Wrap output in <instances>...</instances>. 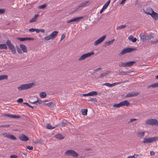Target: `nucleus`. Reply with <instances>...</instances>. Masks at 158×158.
Returning <instances> with one entry per match:
<instances>
[{
  "instance_id": "50",
  "label": "nucleus",
  "mask_w": 158,
  "mask_h": 158,
  "mask_svg": "<svg viewBox=\"0 0 158 158\" xmlns=\"http://www.w3.org/2000/svg\"><path fill=\"white\" fill-rule=\"evenodd\" d=\"M65 33H64L61 36V38L60 40H63V39H64L65 38Z\"/></svg>"
},
{
  "instance_id": "9",
  "label": "nucleus",
  "mask_w": 158,
  "mask_h": 158,
  "mask_svg": "<svg viewBox=\"0 0 158 158\" xmlns=\"http://www.w3.org/2000/svg\"><path fill=\"white\" fill-rule=\"evenodd\" d=\"M106 37V35H104L101 37L99 38L95 41L94 44V45L96 46L102 42L105 39Z\"/></svg>"
},
{
  "instance_id": "21",
  "label": "nucleus",
  "mask_w": 158,
  "mask_h": 158,
  "mask_svg": "<svg viewBox=\"0 0 158 158\" xmlns=\"http://www.w3.org/2000/svg\"><path fill=\"white\" fill-rule=\"evenodd\" d=\"M55 137L57 139H64V137L63 135L60 133H59L55 135Z\"/></svg>"
},
{
  "instance_id": "43",
  "label": "nucleus",
  "mask_w": 158,
  "mask_h": 158,
  "mask_svg": "<svg viewBox=\"0 0 158 158\" xmlns=\"http://www.w3.org/2000/svg\"><path fill=\"white\" fill-rule=\"evenodd\" d=\"M2 134L4 137H7L8 138H9V134H7L6 132L3 133Z\"/></svg>"
},
{
  "instance_id": "6",
  "label": "nucleus",
  "mask_w": 158,
  "mask_h": 158,
  "mask_svg": "<svg viewBox=\"0 0 158 158\" xmlns=\"http://www.w3.org/2000/svg\"><path fill=\"white\" fill-rule=\"evenodd\" d=\"M146 123L150 125L158 126V121L155 119H148L146 121Z\"/></svg>"
},
{
  "instance_id": "14",
  "label": "nucleus",
  "mask_w": 158,
  "mask_h": 158,
  "mask_svg": "<svg viewBox=\"0 0 158 158\" xmlns=\"http://www.w3.org/2000/svg\"><path fill=\"white\" fill-rule=\"evenodd\" d=\"M17 39L21 41H25L27 40H34V38H29V37H26V38H20V37H18L17 38Z\"/></svg>"
},
{
  "instance_id": "54",
  "label": "nucleus",
  "mask_w": 158,
  "mask_h": 158,
  "mask_svg": "<svg viewBox=\"0 0 158 158\" xmlns=\"http://www.w3.org/2000/svg\"><path fill=\"white\" fill-rule=\"evenodd\" d=\"M17 51H18V52L19 53H22V52L21 50L19 48V47H18V48H17Z\"/></svg>"
},
{
  "instance_id": "58",
  "label": "nucleus",
  "mask_w": 158,
  "mask_h": 158,
  "mask_svg": "<svg viewBox=\"0 0 158 158\" xmlns=\"http://www.w3.org/2000/svg\"><path fill=\"white\" fill-rule=\"evenodd\" d=\"M126 0H122V1L120 2V4L121 5L124 4L126 2Z\"/></svg>"
},
{
  "instance_id": "64",
  "label": "nucleus",
  "mask_w": 158,
  "mask_h": 158,
  "mask_svg": "<svg viewBox=\"0 0 158 158\" xmlns=\"http://www.w3.org/2000/svg\"><path fill=\"white\" fill-rule=\"evenodd\" d=\"M127 158H135L134 155L133 156H130L128 157Z\"/></svg>"
},
{
  "instance_id": "19",
  "label": "nucleus",
  "mask_w": 158,
  "mask_h": 158,
  "mask_svg": "<svg viewBox=\"0 0 158 158\" xmlns=\"http://www.w3.org/2000/svg\"><path fill=\"white\" fill-rule=\"evenodd\" d=\"M58 32L57 31H53L50 35L52 39H54L55 38L58 34Z\"/></svg>"
},
{
  "instance_id": "12",
  "label": "nucleus",
  "mask_w": 158,
  "mask_h": 158,
  "mask_svg": "<svg viewBox=\"0 0 158 158\" xmlns=\"http://www.w3.org/2000/svg\"><path fill=\"white\" fill-rule=\"evenodd\" d=\"M110 2V0H108L103 6L102 8L100 11V13L101 14L103 11V10L107 8L109 5Z\"/></svg>"
},
{
  "instance_id": "5",
  "label": "nucleus",
  "mask_w": 158,
  "mask_h": 158,
  "mask_svg": "<svg viewBox=\"0 0 158 158\" xmlns=\"http://www.w3.org/2000/svg\"><path fill=\"white\" fill-rule=\"evenodd\" d=\"M64 154L68 156H71L74 157H77L78 154L74 150H67L65 152Z\"/></svg>"
},
{
  "instance_id": "41",
  "label": "nucleus",
  "mask_w": 158,
  "mask_h": 158,
  "mask_svg": "<svg viewBox=\"0 0 158 158\" xmlns=\"http://www.w3.org/2000/svg\"><path fill=\"white\" fill-rule=\"evenodd\" d=\"M10 117L12 118H20V116H17L16 115L10 114Z\"/></svg>"
},
{
  "instance_id": "15",
  "label": "nucleus",
  "mask_w": 158,
  "mask_h": 158,
  "mask_svg": "<svg viewBox=\"0 0 158 158\" xmlns=\"http://www.w3.org/2000/svg\"><path fill=\"white\" fill-rule=\"evenodd\" d=\"M138 94V92L129 93L126 96V97H130L137 96Z\"/></svg>"
},
{
  "instance_id": "27",
  "label": "nucleus",
  "mask_w": 158,
  "mask_h": 158,
  "mask_svg": "<svg viewBox=\"0 0 158 158\" xmlns=\"http://www.w3.org/2000/svg\"><path fill=\"white\" fill-rule=\"evenodd\" d=\"M44 106H47L50 108H51L53 106V103L52 102H50L47 103H43Z\"/></svg>"
},
{
  "instance_id": "55",
  "label": "nucleus",
  "mask_w": 158,
  "mask_h": 158,
  "mask_svg": "<svg viewBox=\"0 0 158 158\" xmlns=\"http://www.w3.org/2000/svg\"><path fill=\"white\" fill-rule=\"evenodd\" d=\"M136 120V119L133 118V119H130V121L128 122V123H131L133 121H135Z\"/></svg>"
},
{
  "instance_id": "26",
  "label": "nucleus",
  "mask_w": 158,
  "mask_h": 158,
  "mask_svg": "<svg viewBox=\"0 0 158 158\" xmlns=\"http://www.w3.org/2000/svg\"><path fill=\"white\" fill-rule=\"evenodd\" d=\"M129 39L132 41L133 43L135 42L136 40L137 39L135 38H133L132 36L130 35L128 37Z\"/></svg>"
},
{
  "instance_id": "31",
  "label": "nucleus",
  "mask_w": 158,
  "mask_h": 158,
  "mask_svg": "<svg viewBox=\"0 0 158 158\" xmlns=\"http://www.w3.org/2000/svg\"><path fill=\"white\" fill-rule=\"evenodd\" d=\"M40 96L41 98H44L46 97V94L45 92H42L40 94Z\"/></svg>"
},
{
  "instance_id": "10",
  "label": "nucleus",
  "mask_w": 158,
  "mask_h": 158,
  "mask_svg": "<svg viewBox=\"0 0 158 158\" xmlns=\"http://www.w3.org/2000/svg\"><path fill=\"white\" fill-rule=\"evenodd\" d=\"M153 10L150 7H147L146 10L143 9V11L144 13L146 14L149 15H150L151 13H152Z\"/></svg>"
},
{
  "instance_id": "38",
  "label": "nucleus",
  "mask_w": 158,
  "mask_h": 158,
  "mask_svg": "<svg viewBox=\"0 0 158 158\" xmlns=\"http://www.w3.org/2000/svg\"><path fill=\"white\" fill-rule=\"evenodd\" d=\"M8 138L13 140H15L17 139L13 135H9Z\"/></svg>"
},
{
  "instance_id": "1",
  "label": "nucleus",
  "mask_w": 158,
  "mask_h": 158,
  "mask_svg": "<svg viewBox=\"0 0 158 158\" xmlns=\"http://www.w3.org/2000/svg\"><path fill=\"white\" fill-rule=\"evenodd\" d=\"M140 38V40L142 42L148 41L149 40L152 38H153L154 37V34L153 33L149 34L148 35L144 34L142 33L139 35Z\"/></svg>"
},
{
  "instance_id": "16",
  "label": "nucleus",
  "mask_w": 158,
  "mask_h": 158,
  "mask_svg": "<svg viewBox=\"0 0 158 158\" xmlns=\"http://www.w3.org/2000/svg\"><path fill=\"white\" fill-rule=\"evenodd\" d=\"M150 15L154 18L155 20H156L158 19V14L154 11H153Z\"/></svg>"
},
{
  "instance_id": "36",
  "label": "nucleus",
  "mask_w": 158,
  "mask_h": 158,
  "mask_svg": "<svg viewBox=\"0 0 158 158\" xmlns=\"http://www.w3.org/2000/svg\"><path fill=\"white\" fill-rule=\"evenodd\" d=\"M57 126H55L54 127H52L51 125L50 124H48L47 126V129H52L55 128L56 127H57Z\"/></svg>"
},
{
  "instance_id": "25",
  "label": "nucleus",
  "mask_w": 158,
  "mask_h": 158,
  "mask_svg": "<svg viewBox=\"0 0 158 158\" xmlns=\"http://www.w3.org/2000/svg\"><path fill=\"white\" fill-rule=\"evenodd\" d=\"M158 87V83H154L152 84L148 87V88L149 89L151 87L155 88Z\"/></svg>"
},
{
  "instance_id": "60",
  "label": "nucleus",
  "mask_w": 158,
  "mask_h": 158,
  "mask_svg": "<svg viewBox=\"0 0 158 158\" xmlns=\"http://www.w3.org/2000/svg\"><path fill=\"white\" fill-rule=\"evenodd\" d=\"M10 158H17V156L15 155H12L10 156Z\"/></svg>"
},
{
  "instance_id": "28",
  "label": "nucleus",
  "mask_w": 158,
  "mask_h": 158,
  "mask_svg": "<svg viewBox=\"0 0 158 158\" xmlns=\"http://www.w3.org/2000/svg\"><path fill=\"white\" fill-rule=\"evenodd\" d=\"M6 44H0V49H7Z\"/></svg>"
},
{
  "instance_id": "48",
  "label": "nucleus",
  "mask_w": 158,
  "mask_h": 158,
  "mask_svg": "<svg viewBox=\"0 0 158 158\" xmlns=\"http://www.w3.org/2000/svg\"><path fill=\"white\" fill-rule=\"evenodd\" d=\"M89 101H94L95 102H97V100L96 98H91L89 100Z\"/></svg>"
},
{
  "instance_id": "4",
  "label": "nucleus",
  "mask_w": 158,
  "mask_h": 158,
  "mask_svg": "<svg viewBox=\"0 0 158 158\" xmlns=\"http://www.w3.org/2000/svg\"><path fill=\"white\" fill-rule=\"evenodd\" d=\"M158 139V137L157 136L153 137L148 138H144L142 142L144 143H151L153 142H155Z\"/></svg>"
},
{
  "instance_id": "7",
  "label": "nucleus",
  "mask_w": 158,
  "mask_h": 158,
  "mask_svg": "<svg viewBox=\"0 0 158 158\" xmlns=\"http://www.w3.org/2000/svg\"><path fill=\"white\" fill-rule=\"evenodd\" d=\"M94 52H89L85 54L82 55L78 59L79 61H81L84 60L86 58L90 56L91 55H93Z\"/></svg>"
},
{
  "instance_id": "49",
  "label": "nucleus",
  "mask_w": 158,
  "mask_h": 158,
  "mask_svg": "<svg viewBox=\"0 0 158 158\" xmlns=\"http://www.w3.org/2000/svg\"><path fill=\"white\" fill-rule=\"evenodd\" d=\"M29 31L31 32H33L35 31V28H31L29 29Z\"/></svg>"
},
{
  "instance_id": "61",
  "label": "nucleus",
  "mask_w": 158,
  "mask_h": 158,
  "mask_svg": "<svg viewBox=\"0 0 158 158\" xmlns=\"http://www.w3.org/2000/svg\"><path fill=\"white\" fill-rule=\"evenodd\" d=\"M101 68H98L97 69H95V72L101 70Z\"/></svg>"
},
{
  "instance_id": "34",
  "label": "nucleus",
  "mask_w": 158,
  "mask_h": 158,
  "mask_svg": "<svg viewBox=\"0 0 158 158\" xmlns=\"http://www.w3.org/2000/svg\"><path fill=\"white\" fill-rule=\"evenodd\" d=\"M145 132L144 131H142L141 132H138V135L139 137H141L144 135Z\"/></svg>"
},
{
  "instance_id": "18",
  "label": "nucleus",
  "mask_w": 158,
  "mask_h": 158,
  "mask_svg": "<svg viewBox=\"0 0 158 158\" xmlns=\"http://www.w3.org/2000/svg\"><path fill=\"white\" fill-rule=\"evenodd\" d=\"M110 71H107L105 73H102L98 76V78H101L103 77H106L107 75L110 73Z\"/></svg>"
},
{
  "instance_id": "8",
  "label": "nucleus",
  "mask_w": 158,
  "mask_h": 158,
  "mask_svg": "<svg viewBox=\"0 0 158 158\" xmlns=\"http://www.w3.org/2000/svg\"><path fill=\"white\" fill-rule=\"evenodd\" d=\"M90 2V1H87L85 2H83L80 4V5L78 6L77 8L75 9L73 11V12L76 11L77 9H79L80 7H85L88 5V3Z\"/></svg>"
},
{
  "instance_id": "32",
  "label": "nucleus",
  "mask_w": 158,
  "mask_h": 158,
  "mask_svg": "<svg viewBox=\"0 0 158 158\" xmlns=\"http://www.w3.org/2000/svg\"><path fill=\"white\" fill-rule=\"evenodd\" d=\"M81 112L82 113V114L83 115H85L87 114V112L88 111V110L87 109H82L81 110Z\"/></svg>"
},
{
  "instance_id": "29",
  "label": "nucleus",
  "mask_w": 158,
  "mask_h": 158,
  "mask_svg": "<svg viewBox=\"0 0 158 158\" xmlns=\"http://www.w3.org/2000/svg\"><path fill=\"white\" fill-rule=\"evenodd\" d=\"M68 123H69V122L66 120L64 119L62 121L61 124V126L62 127H64Z\"/></svg>"
},
{
  "instance_id": "56",
  "label": "nucleus",
  "mask_w": 158,
  "mask_h": 158,
  "mask_svg": "<svg viewBox=\"0 0 158 158\" xmlns=\"http://www.w3.org/2000/svg\"><path fill=\"white\" fill-rule=\"evenodd\" d=\"M36 21L33 18H32L29 21L30 23H31L33 22H35Z\"/></svg>"
},
{
  "instance_id": "13",
  "label": "nucleus",
  "mask_w": 158,
  "mask_h": 158,
  "mask_svg": "<svg viewBox=\"0 0 158 158\" xmlns=\"http://www.w3.org/2000/svg\"><path fill=\"white\" fill-rule=\"evenodd\" d=\"M19 139L20 140L23 141H27L29 140V138L28 137L23 134H22V135L19 137Z\"/></svg>"
},
{
  "instance_id": "45",
  "label": "nucleus",
  "mask_w": 158,
  "mask_h": 158,
  "mask_svg": "<svg viewBox=\"0 0 158 158\" xmlns=\"http://www.w3.org/2000/svg\"><path fill=\"white\" fill-rule=\"evenodd\" d=\"M10 126V125L9 124H5V125H2L1 126H0V128L1 127H9Z\"/></svg>"
},
{
  "instance_id": "35",
  "label": "nucleus",
  "mask_w": 158,
  "mask_h": 158,
  "mask_svg": "<svg viewBox=\"0 0 158 158\" xmlns=\"http://www.w3.org/2000/svg\"><path fill=\"white\" fill-rule=\"evenodd\" d=\"M118 74L119 75H127V73H126V72L123 71H120L119 70Z\"/></svg>"
},
{
  "instance_id": "46",
  "label": "nucleus",
  "mask_w": 158,
  "mask_h": 158,
  "mask_svg": "<svg viewBox=\"0 0 158 158\" xmlns=\"http://www.w3.org/2000/svg\"><path fill=\"white\" fill-rule=\"evenodd\" d=\"M26 148L29 150H32L33 149V147L32 146H30L29 145L27 146Z\"/></svg>"
},
{
  "instance_id": "40",
  "label": "nucleus",
  "mask_w": 158,
  "mask_h": 158,
  "mask_svg": "<svg viewBox=\"0 0 158 158\" xmlns=\"http://www.w3.org/2000/svg\"><path fill=\"white\" fill-rule=\"evenodd\" d=\"M126 62H122L119 64V66L120 67H126Z\"/></svg>"
},
{
  "instance_id": "11",
  "label": "nucleus",
  "mask_w": 158,
  "mask_h": 158,
  "mask_svg": "<svg viewBox=\"0 0 158 158\" xmlns=\"http://www.w3.org/2000/svg\"><path fill=\"white\" fill-rule=\"evenodd\" d=\"M83 18V17L82 16L78 17L77 18H74L72 19L67 20V23H69L71 22H73L78 21H79L81 19H82Z\"/></svg>"
},
{
  "instance_id": "3",
  "label": "nucleus",
  "mask_w": 158,
  "mask_h": 158,
  "mask_svg": "<svg viewBox=\"0 0 158 158\" xmlns=\"http://www.w3.org/2000/svg\"><path fill=\"white\" fill-rule=\"evenodd\" d=\"M6 44L8 47L9 49L11 50L12 54H15L16 51L14 46L12 44L10 41L8 40L6 41Z\"/></svg>"
},
{
  "instance_id": "33",
  "label": "nucleus",
  "mask_w": 158,
  "mask_h": 158,
  "mask_svg": "<svg viewBox=\"0 0 158 158\" xmlns=\"http://www.w3.org/2000/svg\"><path fill=\"white\" fill-rule=\"evenodd\" d=\"M89 96H93L97 94V91H92L89 93Z\"/></svg>"
},
{
  "instance_id": "24",
  "label": "nucleus",
  "mask_w": 158,
  "mask_h": 158,
  "mask_svg": "<svg viewBox=\"0 0 158 158\" xmlns=\"http://www.w3.org/2000/svg\"><path fill=\"white\" fill-rule=\"evenodd\" d=\"M126 50V53L130 52L132 51L136 50V48H127L125 49Z\"/></svg>"
},
{
  "instance_id": "44",
  "label": "nucleus",
  "mask_w": 158,
  "mask_h": 158,
  "mask_svg": "<svg viewBox=\"0 0 158 158\" xmlns=\"http://www.w3.org/2000/svg\"><path fill=\"white\" fill-rule=\"evenodd\" d=\"M44 39L46 40H48L51 39H52L50 35L45 37L44 38Z\"/></svg>"
},
{
  "instance_id": "59",
  "label": "nucleus",
  "mask_w": 158,
  "mask_h": 158,
  "mask_svg": "<svg viewBox=\"0 0 158 158\" xmlns=\"http://www.w3.org/2000/svg\"><path fill=\"white\" fill-rule=\"evenodd\" d=\"M155 152L153 151H151L150 152V154L151 156H153L155 155Z\"/></svg>"
},
{
  "instance_id": "47",
  "label": "nucleus",
  "mask_w": 158,
  "mask_h": 158,
  "mask_svg": "<svg viewBox=\"0 0 158 158\" xmlns=\"http://www.w3.org/2000/svg\"><path fill=\"white\" fill-rule=\"evenodd\" d=\"M23 101V100L22 98H19L17 100V102L18 103H21Z\"/></svg>"
},
{
  "instance_id": "2",
  "label": "nucleus",
  "mask_w": 158,
  "mask_h": 158,
  "mask_svg": "<svg viewBox=\"0 0 158 158\" xmlns=\"http://www.w3.org/2000/svg\"><path fill=\"white\" fill-rule=\"evenodd\" d=\"M35 85V84L34 83L26 84L21 85L19 86L17 88L19 91L22 90L30 89Z\"/></svg>"
},
{
  "instance_id": "23",
  "label": "nucleus",
  "mask_w": 158,
  "mask_h": 158,
  "mask_svg": "<svg viewBox=\"0 0 158 158\" xmlns=\"http://www.w3.org/2000/svg\"><path fill=\"white\" fill-rule=\"evenodd\" d=\"M121 102L123 106H128L130 105V103L127 100H125Z\"/></svg>"
},
{
  "instance_id": "57",
  "label": "nucleus",
  "mask_w": 158,
  "mask_h": 158,
  "mask_svg": "<svg viewBox=\"0 0 158 158\" xmlns=\"http://www.w3.org/2000/svg\"><path fill=\"white\" fill-rule=\"evenodd\" d=\"M113 106L114 107L119 108L118 103L117 104H114Z\"/></svg>"
},
{
  "instance_id": "39",
  "label": "nucleus",
  "mask_w": 158,
  "mask_h": 158,
  "mask_svg": "<svg viewBox=\"0 0 158 158\" xmlns=\"http://www.w3.org/2000/svg\"><path fill=\"white\" fill-rule=\"evenodd\" d=\"M47 5L46 4H43L42 5L40 6H38V8L40 9H44L46 7Z\"/></svg>"
},
{
  "instance_id": "62",
  "label": "nucleus",
  "mask_w": 158,
  "mask_h": 158,
  "mask_svg": "<svg viewBox=\"0 0 158 158\" xmlns=\"http://www.w3.org/2000/svg\"><path fill=\"white\" fill-rule=\"evenodd\" d=\"M38 16L39 15H38L35 14L33 18L36 20V19L37 18Z\"/></svg>"
},
{
  "instance_id": "42",
  "label": "nucleus",
  "mask_w": 158,
  "mask_h": 158,
  "mask_svg": "<svg viewBox=\"0 0 158 158\" xmlns=\"http://www.w3.org/2000/svg\"><path fill=\"white\" fill-rule=\"evenodd\" d=\"M126 50L125 49H123L122 50L121 52H120L119 55H123L125 54L126 53Z\"/></svg>"
},
{
  "instance_id": "52",
  "label": "nucleus",
  "mask_w": 158,
  "mask_h": 158,
  "mask_svg": "<svg viewBox=\"0 0 158 158\" xmlns=\"http://www.w3.org/2000/svg\"><path fill=\"white\" fill-rule=\"evenodd\" d=\"M5 10L4 9H0V14H2L5 13Z\"/></svg>"
},
{
  "instance_id": "37",
  "label": "nucleus",
  "mask_w": 158,
  "mask_h": 158,
  "mask_svg": "<svg viewBox=\"0 0 158 158\" xmlns=\"http://www.w3.org/2000/svg\"><path fill=\"white\" fill-rule=\"evenodd\" d=\"M127 26L126 25H121L119 27H118L116 28V29L118 30L119 29H121L125 28Z\"/></svg>"
},
{
  "instance_id": "53",
  "label": "nucleus",
  "mask_w": 158,
  "mask_h": 158,
  "mask_svg": "<svg viewBox=\"0 0 158 158\" xmlns=\"http://www.w3.org/2000/svg\"><path fill=\"white\" fill-rule=\"evenodd\" d=\"M103 85H105L107 86H108L109 87H110V84L109 83H106L103 84Z\"/></svg>"
},
{
  "instance_id": "63",
  "label": "nucleus",
  "mask_w": 158,
  "mask_h": 158,
  "mask_svg": "<svg viewBox=\"0 0 158 158\" xmlns=\"http://www.w3.org/2000/svg\"><path fill=\"white\" fill-rule=\"evenodd\" d=\"M35 31L37 33H39L40 32V29H35Z\"/></svg>"
},
{
  "instance_id": "17",
  "label": "nucleus",
  "mask_w": 158,
  "mask_h": 158,
  "mask_svg": "<svg viewBox=\"0 0 158 158\" xmlns=\"http://www.w3.org/2000/svg\"><path fill=\"white\" fill-rule=\"evenodd\" d=\"M114 40V39H113L111 41L109 40L108 41H105L104 42V44H103V46H109L110 44H111L113 43Z\"/></svg>"
},
{
  "instance_id": "30",
  "label": "nucleus",
  "mask_w": 158,
  "mask_h": 158,
  "mask_svg": "<svg viewBox=\"0 0 158 158\" xmlns=\"http://www.w3.org/2000/svg\"><path fill=\"white\" fill-rule=\"evenodd\" d=\"M8 77V76L6 75H2L0 76V81L4 79H7Z\"/></svg>"
},
{
  "instance_id": "20",
  "label": "nucleus",
  "mask_w": 158,
  "mask_h": 158,
  "mask_svg": "<svg viewBox=\"0 0 158 158\" xmlns=\"http://www.w3.org/2000/svg\"><path fill=\"white\" fill-rule=\"evenodd\" d=\"M21 50L23 51V52H27V48L26 46L23 44H21L19 45Z\"/></svg>"
},
{
  "instance_id": "51",
  "label": "nucleus",
  "mask_w": 158,
  "mask_h": 158,
  "mask_svg": "<svg viewBox=\"0 0 158 158\" xmlns=\"http://www.w3.org/2000/svg\"><path fill=\"white\" fill-rule=\"evenodd\" d=\"M37 102L39 104H41L42 103V102L41 100H37V101L34 102L33 103H34V104H35L36 103H37Z\"/></svg>"
},
{
  "instance_id": "22",
  "label": "nucleus",
  "mask_w": 158,
  "mask_h": 158,
  "mask_svg": "<svg viewBox=\"0 0 158 158\" xmlns=\"http://www.w3.org/2000/svg\"><path fill=\"white\" fill-rule=\"evenodd\" d=\"M135 63V61H130L126 62V67H129L132 66Z\"/></svg>"
}]
</instances>
